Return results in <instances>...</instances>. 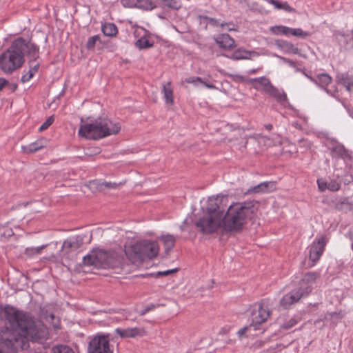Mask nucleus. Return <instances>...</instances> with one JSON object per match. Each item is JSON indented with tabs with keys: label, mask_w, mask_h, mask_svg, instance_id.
I'll return each mask as SVG.
<instances>
[{
	"label": "nucleus",
	"mask_w": 353,
	"mask_h": 353,
	"mask_svg": "<svg viewBox=\"0 0 353 353\" xmlns=\"http://www.w3.org/2000/svg\"><path fill=\"white\" fill-rule=\"evenodd\" d=\"M5 318L14 332L0 339V353H17V349H28L29 342L44 345L49 339L48 328L41 321H35L28 312L6 305L2 309Z\"/></svg>",
	"instance_id": "1"
},
{
	"label": "nucleus",
	"mask_w": 353,
	"mask_h": 353,
	"mask_svg": "<svg viewBox=\"0 0 353 353\" xmlns=\"http://www.w3.org/2000/svg\"><path fill=\"white\" fill-rule=\"evenodd\" d=\"M26 54L30 58V63H32L39 57V47L23 37L15 39L0 55V70L6 74H12L22 67Z\"/></svg>",
	"instance_id": "2"
},
{
	"label": "nucleus",
	"mask_w": 353,
	"mask_h": 353,
	"mask_svg": "<svg viewBox=\"0 0 353 353\" xmlns=\"http://www.w3.org/2000/svg\"><path fill=\"white\" fill-rule=\"evenodd\" d=\"M259 203L256 201H246L230 205L222 216V228L225 232L237 233L256 214Z\"/></svg>",
	"instance_id": "3"
},
{
	"label": "nucleus",
	"mask_w": 353,
	"mask_h": 353,
	"mask_svg": "<svg viewBox=\"0 0 353 353\" xmlns=\"http://www.w3.org/2000/svg\"><path fill=\"white\" fill-rule=\"evenodd\" d=\"M120 130L119 123H113L107 117H99L90 123L81 125L79 135L88 139L98 140L111 134H117Z\"/></svg>",
	"instance_id": "4"
},
{
	"label": "nucleus",
	"mask_w": 353,
	"mask_h": 353,
	"mask_svg": "<svg viewBox=\"0 0 353 353\" xmlns=\"http://www.w3.org/2000/svg\"><path fill=\"white\" fill-rule=\"evenodd\" d=\"M159 248L157 241L141 240L132 245L128 250L129 256L134 261L143 262L155 258Z\"/></svg>",
	"instance_id": "5"
},
{
	"label": "nucleus",
	"mask_w": 353,
	"mask_h": 353,
	"mask_svg": "<svg viewBox=\"0 0 353 353\" xmlns=\"http://www.w3.org/2000/svg\"><path fill=\"white\" fill-rule=\"evenodd\" d=\"M270 303L269 299H263L254 303L252 307V323L250 327H253L254 330H259V326L266 322L270 316Z\"/></svg>",
	"instance_id": "6"
},
{
	"label": "nucleus",
	"mask_w": 353,
	"mask_h": 353,
	"mask_svg": "<svg viewBox=\"0 0 353 353\" xmlns=\"http://www.w3.org/2000/svg\"><path fill=\"white\" fill-rule=\"evenodd\" d=\"M83 241L84 236L82 235H76L65 239L63 243L61 250L62 260H74L76 252L83 245Z\"/></svg>",
	"instance_id": "7"
},
{
	"label": "nucleus",
	"mask_w": 353,
	"mask_h": 353,
	"mask_svg": "<svg viewBox=\"0 0 353 353\" xmlns=\"http://www.w3.org/2000/svg\"><path fill=\"white\" fill-rule=\"evenodd\" d=\"M196 227L203 234H213L222 227V216L207 214L200 218L196 223Z\"/></svg>",
	"instance_id": "8"
},
{
	"label": "nucleus",
	"mask_w": 353,
	"mask_h": 353,
	"mask_svg": "<svg viewBox=\"0 0 353 353\" xmlns=\"http://www.w3.org/2000/svg\"><path fill=\"white\" fill-rule=\"evenodd\" d=\"M88 353H113L108 334H97L89 341Z\"/></svg>",
	"instance_id": "9"
},
{
	"label": "nucleus",
	"mask_w": 353,
	"mask_h": 353,
	"mask_svg": "<svg viewBox=\"0 0 353 353\" xmlns=\"http://www.w3.org/2000/svg\"><path fill=\"white\" fill-rule=\"evenodd\" d=\"M327 241L326 235H321L310 246L309 259L313 262V264L320 259L325 250Z\"/></svg>",
	"instance_id": "10"
},
{
	"label": "nucleus",
	"mask_w": 353,
	"mask_h": 353,
	"mask_svg": "<svg viewBox=\"0 0 353 353\" xmlns=\"http://www.w3.org/2000/svg\"><path fill=\"white\" fill-rule=\"evenodd\" d=\"M308 296L298 287L285 294L280 301V305L284 309L289 308L292 304L298 302L301 298Z\"/></svg>",
	"instance_id": "11"
},
{
	"label": "nucleus",
	"mask_w": 353,
	"mask_h": 353,
	"mask_svg": "<svg viewBox=\"0 0 353 353\" xmlns=\"http://www.w3.org/2000/svg\"><path fill=\"white\" fill-rule=\"evenodd\" d=\"M225 196L217 195L215 197H210L208 200V205L206 208L208 214L216 216H223L225 210L222 208L221 203L223 199H226Z\"/></svg>",
	"instance_id": "12"
},
{
	"label": "nucleus",
	"mask_w": 353,
	"mask_h": 353,
	"mask_svg": "<svg viewBox=\"0 0 353 353\" xmlns=\"http://www.w3.org/2000/svg\"><path fill=\"white\" fill-rule=\"evenodd\" d=\"M319 276L320 274L316 272H308L305 274L299 282V288L300 290L309 295L313 289V283Z\"/></svg>",
	"instance_id": "13"
},
{
	"label": "nucleus",
	"mask_w": 353,
	"mask_h": 353,
	"mask_svg": "<svg viewBox=\"0 0 353 353\" xmlns=\"http://www.w3.org/2000/svg\"><path fill=\"white\" fill-rule=\"evenodd\" d=\"M97 268H105L111 263L110 254L103 250H93Z\"/></svg>",
	"instance_id": "14"
},
{
	"label": "nucleus",
	"mask_w": 353,
	"mask_h": 353,
	"mask_svg": "<svg viewBox=\"0 0 353 353\" xmlns=\"http://www.w3.org/2000/svg\"><path fill=\"white\" fill-rule=\"evenodd\" d=\"M214 41L220 48L231 50L236 46L234 39L230 34L225 33L214 37Z\"/></svg>",
	"instance_id": "15"
},
{
	"label": "nucleus",
	"mask_w": 353,
	"mask_h": 353,
	"mask_svg": "<svg viewBox=\"0 0 353 353\" xmlns=\"http://www.w3.org/2000/svg\"><path fill=\"white\" fill-rule=\"evenodd\" d=\"M221 55L232 60H243L251 59L252 56H259V54L256 51H250L241 48L234 51L230 56L225 55V54H222Z\"/></svg>",
	"instance_id": "16"
},
{
	"label": "nucleus",
	"mask_w": 353,
	"mask_h": 353,
	"mask_svg": "<svg viewBox=\"0 0 353 353\" xmlns=\"http://www.w3.org/2000/svg\"><path fill=\"white\" fill-rule=\"evenodd\" d=\"M115 332L121 338H134L136 336H143L145 332L143 329L138 327H128L125 329L117 328Z\"/></svg>",
	"instance_id": "17"
},
{
	"label": "nucleus",
	"mask_w": 353,
	"mask_h": 353,
	"mask_svg": "<svg viewBox=\"0 0 353 353\" xmlns=\"http://www.w3.org/2000/svg\"><path fill=\"white\" fill-rule=\"evenodd\" d=\"M275 182L273 181H265L262 182L252 188H250L245 192L246 194H250L252 193H265L272 191L275 189Z\"/></svg>",
	"instance_id": "18"
},
{
	"label": "nucleus",
	"mask_w": 353,
	"mask_h": 353,
	"mask_svg": "<svg viewBox=\"0 0 353 353\" xmlns=\"http://www.w3.org/2000/svg\"><path fill=\"white\" fill-rule=\"evenodd\" d=\"M199 18L208 21V23L213 27L220 26L222 30H223L225 27H227V30L229 32L237 30V29L235 28L234 23L232 21L219 22V20L212 17H208L206 15H199Z\"/></svg>",
	"instance_id": "19"
},
{
	"label": "nucleus",
	"mask_w": 353,
	"mask_h": 353,
	"mask_svg": "<svg viewBox=\"0 0 353 353\" xmlns=\"http://www.w3.org/2000/svg\"><path fill=\"white\" fill-rule=\"evenodd\" d=\"M336 81L339 84L343 85L348 92H353V75L339 73L336 76Z\"/></svg>",
	"instance_id": "20"
},
{
	"label": "nucleus",
	"mask_w": 353,
	"mask_h": 353,
	"mask_svg": "<svg viewBox=\"0 0 353 353\" xmlns=\"http://www.w3.org/2000/svg\"><path fill=\"white\" fill-rule=\"evenodd\" d=\"M332 80V77L328 74L322 73L316 76L315 84L323 88L327 94L334 97V94L330 90L326 88V86L331 83Z\"/></svg>",
	"instance_id": "21"
},
{
	"label": "nucleus",
	"mask_w": 353,
	"mask_h": 353,
	"mask_svg": "<svg viewBox=\"0 0 353 353\" xmlns=\"http://www.w3.org/2000/svg\"><path fill=\"white\" fill-rule=\"evenodd\" d=\"M141 31H143V35L137 40L135 42V46L139 50H143L149 48H152L154 46V42L150 41L148 37L149 32L145 28H141Z\"/></svg>",
	"instance_id": "22"
},
{
	"label": "nucleus",
	"mask_w": 353,
	"mask_h": 353,
	"mask_svg": "<svg viewBox=\"0 0 353 353\" xmlns=\"http://www.w3.org/2000/svg\"><path fill=\"white\" fill-rule=\"evenodd\" d=\"M46 141L44 139H39L28 145L22 146V150L26 154H31L36 152L41 149L45 148Z\"/></svg>",
	"instance_id": "23"
},
{
	"label": "nucleus",
	"mask_w": 353,
	"mask_h": 353,
	"mask_svg": "<svg viewBox=\"0 0 353 353\" xmlns=\"http://www.w3.org/2000/svg\"><path fill=\"white\" fill-rule=\"evenodd\" d=\"M159 239L165 247V252L168 254L175 245L176 238L172 234H167L161 235Z\"/></svg>",
	"instance_id": "24"
},
{
	"label": "nucleus",
	"mask_w": 353,
	"mask_h": 353,
	"mask_svg": "<svg viewBox=\"0 0 353 353\" xmlns=\"http://www.w3.org/2000/svg\"><path fill=\"white\" fill-rule=\"evenodd\" d=\"M162 92L165 100V103L172 105L174 103V96L170 82H167L166 83L163 84Z\"/></svg>",
	"instance_id": "25"
},
{
	"label": "nucleus",
	"mask_w": 353,
	"mask_h": 353,
	"mask_svg": "<svg viewBox=\"0 0 353 353\" xmlns=\"http://www.w3.org/2000/svg\"><path fill=\"white\" fill-rule=\"evenodd\" d=\"M101 30L103 34L108 37H114L118 32L117 26L112 23H105L103 24Z\"/></svg>",
	"instance_id": "26"
},
{
	"label": "nucleus",
	"mask_w": 353,
	"mask_h": 353,
	"mask_svg": "<svg viewBox=\"0 0 353 353\" xmlns=\"http://www.w3.org/2000/svg\"><path fill=\"white\" fill-rule=\"evenodd\" d=\"M28 63L30 65V68L26 72V74H25L24 75H23L21 77V81L23 83H26V82L30 81L33 77L34 74L38 71V69L39 68V63H37V64L34 65V66L32 65V63H30V62H29Z\"/></svg>",
	"instance_id": "27"
},
{
	"label": "nucleus",
	"mask_w": 353,
	"mask_h": 353,
	"mask_svg": "<svg viewBox=\"0 0 353 353\" xmlns=\"http://www.w3.org/2000/svg\"><path fill=\"white\" fill-rule=\"evenodd\" d=\"M274 6L277 9H282L288 12H294L295 10L290 6L287 2L282 3L278 0H266Z\"/></svg>",
	"instance_id": "28"
},
{
	"label": "nucleus",
	"mask_w": 353,
	"mask_h": 353,
	"mask_svg": "<svg viewBox=\"0 0 353 353\" xmlns=\"http://www.w3.org/2000/svg\"><path fill=\"white\" fill-rule=\"evenodd\" d=\"M277 45L280 48H281L283 49H285V50H286L288 51L292 52L294 54L298 53V51H299L298 48L295 47L294 46V44H292L290 42H288V41H283V40L278 41H277Z\"/></svg>",
	"instance_id": "29"
},
{
	"label": "nucleus",
	"mask_w": 353,
	"mask_h": 353,
	"mask_svg": "<svg viewBox=\"0 0 353 353\" xmlns=\"http://www.w3.org/2000/svg\"><path fill=\"white\" fill-rule=\"evenodd\" d=\"M290 30L291 28L283 26H275L270 28V31L274 34L288 35Z\"/></svg>",
	"instance_id": "30"
},
{
	"label": "nucleus",
	"mask_w": 353,
	"mask_h": 353,
	"mask_svg": "<svg viewBox=\"0 0 353 353\" xmlns=\"http://www.w3.org/2000/svg\"><path fill=\"white\" fill-rule=\"evenodd\" d=\"M51 353H74V352L68 345H57L52 348Z\"/></svg>",
	"instance_id": "31"
},
{
	"label": "nucleus",
	"mask_w": 353,
	"mask_h": 353,
	"mask_svg": "<svg viewBox=\"0 0 353 353\" xmlns=\"http://www.w3.org/2000/svg\"><path fill=\"white\" fill-rule=\"evenodd\" d=\"M252 83H255L256 84L253 85L254 88L259 90V85H263V88L265 87V85L269 84L270 80L265 77H261L259 78H254L250 80Z\"/></svg>",
	"instance_id": "32"
},
{
	"label": "nucleus",
	"mask_w": 353,
	"mask_h": 353,
	"mask_svg": "<svg viewBox=\"0 0 353 353\" xmlns=\"http://www.w3.org/2000/svg\"><path fill=\"white\" fill-rule=\"evenodd\" d=\"M156 5L151 0H139L138 3V8L145 10H152L156 8Z\"/></svg>",
	"instance_id": "33"
},
{
	"label": "nucleus",
	"mask_w": 353,
	"mask_h": 353,
	"mask_svg": "<svg viewBox=\"0 0 353 353\" xmlns=\"http://www.w3.org/2000/svg\"><path fill=\"white\" fill-rule=\"evenodd\" d=\"M275 98L279 103H283L287 101V95L285 93L281 92L276 88L274 89L272 94L270 95Z\"/></svg>",
	"instance_id": "34"
},
{
	"label": "nucleus",
	"mask_w": 353,
	"mask_h": 353,
	"mask_svg": "<svg viewBox=\"0 0 353 353\" xmlns=\"http://www.w3.org/2000/svg\"><path fill=\"white\" fill-rule=\"evenodd\" d=\"M275 98L279 103H283L287 101V95L285 93L281 92L276 88L274 89L272 94L270 95Z\"/></svg>",
	"instance_id": "35"
},
{
	"label": "nucleus",
	"mask_w": 353,
	"mask_h": 353,
	"mask_svg": "<svg viewBox=\"0 0 353 353\" xmlns=\"http://www.w3.org/2000/svg\"><path fill=\"white\" fill-rule=\"evenodd\" d=\"M83 263L84 265H92L97 268V263H95V256L93 251L92 254H87L83 258Z\"/></svg>",
	"instance_id": "36"
},
{
	"label": "nucleus",
	"mask_w": 353,
	"mask_h": 353,
	"mask_svg": "<svg viewBox=\"0 0 353 353\" xmlns=\"http://www.w3.org/2000/svg\"><path fill=\"white\" fill-rule=\"evenodd\" d=\"M298 323V320L296 317H292L288 321H285L283 322L281 325L280 327L283 330H289L294 326H295Z\"/></svg>",
	"instance_id": "37"
},
{
	"label": "nucleus",
	"mask_w": 353,
	"mask_h": 353,
	"mask_svg": "<svg viewBox=\"0 0 353 353\" xmlns=\"http://www.w3.org/2000/svg\"><path fill=\"white\" fill-rule=\"evenodd\" d=\"M100 41L99 35H94L90 37L86 43V48L88 50H93L95 47L97 41Z\"/></svg>",
	"instance_id": "38"
},
{
	"label": "nucleus",
	"mask_w": 353,
	"mask_h": 353,
	"mask_svg": "<svg viewBox=\"0 0 353 353\" xmlns=\"http://www.w3.org/2000/svg\"><path fill=\"white\" fill-rule=\"evenodd\" d=\"M290 34H292L293 36L301 37V38H305L307 37L309 34L307 32H304L301 28H291V30L290 31Z\"/></svg>",
	"instance_id": "39"
},
{
	"label": "nucleus",
	"mask_w": 353,
	"mask_h": 353,
	"mask_svg": "<svg viewBox=\"0 0 353 353\" xmlns=\"http://www.w3.org/2000/svg\"><path fill=\"white\" fill-rule=\"evenodd\" d=\"M341 188V185L336 180L330 179L327 181V190L330 191H338Z\"/></svg>",
	"instance_id": "40"
},
{
	"label": "nucleus",
	"mask_w": 353,
	"mask_h": 353,
	"mask_svg": "<svg viewBox=\"0 0 353 353\" xmlns=\"http://www.w3.org/2000/svg\"><path fill=\"white\" fill-rule=\"evenodd\" d=\"M54 116L49 117L46 121L40 126L39 131L43 132L48 129L54 122Z\"/></svg>",
	"instance_id": "41"
},
{
	"label": "nucleus",
	"mask_w": 353,
	"mask_h": 353,
	"mask_svg": "<svg viewBox=\"0 0 353 353\" xmlns=\"http://www.w3.org/2000/svg\"><path fill=\"white\" fill-rule=\"evenodd\" d=\"M139 0H121L124 7L137 8Z\"/></svg>",
	"instance_id": "42"
},
{
	"label": "nucleus",
	"mask_w": 353,
	"mask_h": 353,
	"mask_svg": "<svg viewBox=\"0 0 353 353\" xmlns=\"http://www.w3.org/2000/svg\"><path fill=\"white\" fill-rule=\"evenodd\" d=\"M164 5L172 9H178V3L175 0H162Z\"/></svg>",
	"instance_id": "43"
},
{
	"label": "nucleus",
	"mask_w": 353,
	"mask_h": 353,
	"mask_svg": "<svg viewBox=\"0 0 353 353\" xmlns=\"http://www.w3.org/2000/svg\"><path fill=\"white\" fill-rule=\"evenodd\" d=\"M318 187L320 191L324 192L325 190H327V181L323 179H319L317 180Z\"/></svg>",
	"instance_id": "44"
},
{
	"label": "nucleus",
	"mask_w": 353,
	"mask_h": 353,
	"mask_svg": "<svg viewBox=\"0 0 353 353\" xmlns=\"http://www.w3.org/2000/svg\"><path fill=\"white\" fill-rule=\"evenodd\" d=\"M178 272V269L177 268H174V269H172V270H165V271H159V272H157L154 275L156 277H158V276H168V275H170L172 273H175Z\"/></svg>",
	"instance_id": "45"
},
{
	"label": "nucleus",
	"mask_w": 353,
	"mask_h": 353,
	"mask_svg": "<svg viewBox=\"0 0 353 353\" xmlns=\"http://www.w3.org/2000/svg\"><path fill=\"white\" fill-rule=\"evenodd\" d=\"M332 151L336 152L339 156H343L345 153V148L342 145H336L332 148Z\"/></svg>",
	"instance_id": "46"
},
{
	"label": "nucleus",
	"mask_w": 353,
	"mask_h": 353,
	"mask_svg": "<svg viewBox=\"0 0 353 353\" xmlns=\"http://www.w3.org/2000/svg\"><path fill=\"white\" fill-rule=\"evenodd\" d=\"M120 184H121V183H112V182H103V183H101L99 185L101 188L105 187L108 189H115Z\"/></svg>",
	"instance_id": "47"
},
{
	"label": "nucleus",
	"mask_w": 353,
	"mask_h": 353,
	"mask_svg": "<svg viewBox=\"0 0 353 353\" xmlns=\"http://www.w3.org/2000/svg\"><path fill=\"white\" fill-rule=\"evenodd\" d=\"M185 82L196 85V82H200L201 83V82H203V79L199 77H190L189 78L185 79Z\"/></svg>",
	"instance_id": "48"
},
{
	"label": "nucleus",
	"mask_w": 353,
	"mask_h": 353,
	"mask_svg": "<svg viewBox=\"0 0 353 353\" xmlns=\"http://www.w3.org/2000/svg\"><path fill=\"white\" fill-rule=\"evenodd\" d=\"M275 88H276L270 81L269 84L265 85V87L263 88V90L269 95H271Z\"/></svg>",
	"instance_id": "49"
},
{
	"label": "nucleus",
	"mask_w": 353,
	"mask_h": 353,
	"mask_svg": "<svg viewBox=\"0 0 353 353\" xmlns=\"http://www.w3.org/2000/svg\"><path fill=\"white\" fill-rule=\"evenodd\" d=\"M153 308H154V305L151 304L150 305H148V306L145 307L143 310H141L140 312V314L142 315V316L145 315L147 312H148L149 311H150Z\"/></svg>",
	"instance_id": "50"
},
{
	"label": "nucleus",
	"mask_w": 353,
	"mask_h": 353,
	"mask_svg": "<svg viewBox=\"0 0 353 353\" xmlns=\"http://www.w3.org/2000/svg\"><path fill=\"white\" fill-rule=\"evenodd\" d=\"M44 246H41V247H37V248H31V249H27L26 251L27 252H29V251H32L34 254H39L41 252V250L43 249Z\"/></svg>",
	"instance_id": "51"
},
{
	"label": "nucleus",
	"mask_w": 353,
	"mask_h": 353,
	"mask_svg": "<svg viewBox=\"0 0 353 353\" xmlns=\"http://www.w3.org/2000/svg\"><path fill=\"white\" fill-rule=\"evenodd\" d=\"M248 329V327H247V326L241 328L237 332L238 336L239 337H242L243 336H244L245 334Z\"/></svg>",
	"instance_id": "52"
},
{
	"label": "nucleus",
	"mask_w": 353,
	"mask_h": 353,
	"mask_svg": "<svg viewBox=\"0 0 353 353\" xmlns=\"http://www.w3.org/2000/svg\"><path fill=\"white\" fill-rule=\"evenodd\" d=\"M8 83V81L3 78V77H1L0 78V91H1L3 88L6 86V85H7Z\"/></svg>",
	"instance_id": "53"
},
{
	"label": "nucleus",
	"mask_w": 353,
	"mask_h": 353,
	"mask_svg": "<svg viewBox=\"0 0 353 353\" xmlns=\"http://www.w3.org/2000/svg\"><path fill=\"white\" fill-rule=\"evenodd\" d=\"M201 83L205 86L206 88H209V89H216V87L211 83H209V82H206L205 81L203 80V82H201Z\"/></svg>",
	"instance_id": "54"
},
{
	"label": "nucleus",
	"mask_w": 353,
	"mask_h": 353,
	"mask_svg": "<svg viewBox=\"0 0 353 353\" xmlns=\"http://www.w3.org/2000/svg\"><path fill=\"white\" fill-rule=\"evenodd\" d=\"M142 28H138V29H136L134 32V35L135 37H141L143 35V31H141V29Z\"/></svg>",
	"instance_id": "55"
},
{
	"label": "nucleus",
	"mask_w": 353,
	"mask_h": 353,
	"mask_svg": "<svg viewBox=\"0 0 353 353\" xmlns=\"http://www.w3.org/2000/svg\"><path fill=\"white\" fill-rule=\"evenodd\" d=\"M302 72H303V74H304L306 77H307V78H308V79H309L312 82H313L314 83H315V82H316V78H314V77H312L311 75H310V74H307V73H306L305 72H304V71H302Z\"/></svg>",
	"instance_id": "56"
},
{
	"label": "nucleus",
	"mask_w": 353,
	"mask_h": 353,
	"mask_svg": "<svg viewBox=\"0 0 353 353\" xmlns=\"http://www.w3.org/2000/svg\"><path fill=\"white\" fill-rule=\"evenodd\" d=\"M286 63H288L291 66H294L295 65V63L294 61H292V60L290 59H284Z\"/></svg>",
	"instance_id": "57"
},
{
	"label": "nucleus",
	"mask_w": 353,
	"mask_h": 353,
	"mask_svg": "<svg viewBox=\"0 0 353 353\" xmlns=\"http://www.w3.org/2000/svg\"><path fill=\"white\" fill-rule=\"evenodd\" d=\"M264 127H265V129H267L269 131L271 130L273 128L272 125L270 124V123L265 125Z\"/></svg>",
	"instance_id": "58"
},
{
	"label": "nucleus",
	"mask_w": 353,
	"mask_h": 353,
	"mask_svg": "<svg viewBox=\"0 0 353 353\" xmlns=\"http://www.w3.org/2000/svg\"><path fill=\"white\" fill-rule=\"evenodd\" d=\"M257 71V69H252L250 71V74H254Z\"/></svg>",
	"instance_id": "59"
},
{
	"label": "nucleus",
	"mask_w": 353,
	"mask_h": 353,
	"mask_svg": "<svg viewBox=\"0 0 353 353\" xmlns=\"http://www.w3.org/2000/svg\"><path fill=\"white\" fill-rule=\"evenodd\" d=\"M50 317H51L52 319H54V315L52 314H50Z\"/></svg>",
	"instance_id": "60"
}]
</instances>
